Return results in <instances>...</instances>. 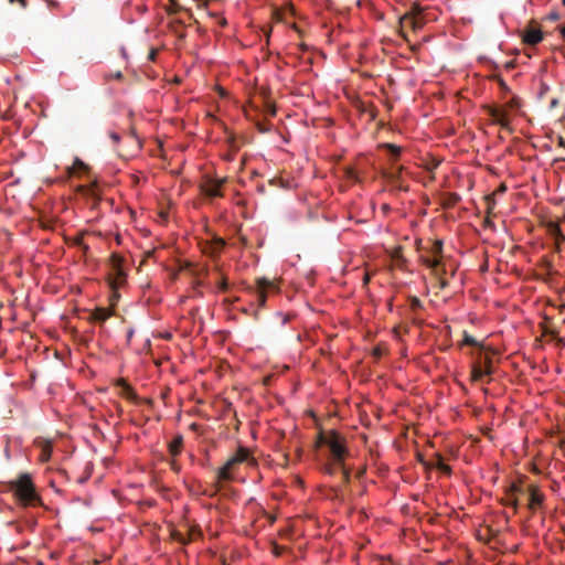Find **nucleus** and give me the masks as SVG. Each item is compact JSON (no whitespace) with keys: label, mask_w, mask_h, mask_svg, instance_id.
<instances>
[{"label":"nucleus","mask_w":565,"mask_h":565,"mask_svg":"<svg viewBox=\"0 0 565 565\" xmlns=\"http://www.w3.org/2000/svg\"><path fill=\"white\" fill-rule=\"evenodd\" d=\"M558 104H559L558 98H557V97H553V98H552V100H551V103H550V109H551V110H552V109H555V108L558 106Z\"/></svg>","instance_id":"obj_36"},{"label":"nucleus","mask_w":565,"mask_h":565,"mask_svg":"<svg viewBox=\"0 0 565 565\" xmlns=\"http://www.w3.org/2000/svg\"><path fill=\"white\" fill-rule=\"evenodd\" d=\"M124 386V391H122V395L127 398V399H136L137 395L135 393V391L132 390L131 386H129L128 384L124 383L122 384Z\"/></svg>","instance_id":"obj_23"},{"label":"nucleus","mask_w":565,"mask_h":565,"mask_svg":"<svg viewBox=\"0 0 565 565\" xmlns=\"http://www.w3.org/2000/svg\"><path fill=\"white\" fill-rule=\"evenodd\" d=\"M505 191H507V186H505V184H503V183H502V184L498 188L497 193H504Z\"/></svg>","instance_id":"obj_44"},{"label":"nucleus","mask_w":565,"mask_h":565,"mask_svg":"<svg viewBox=\"0 0 565 565\" xmlns=\"http://www.w3.org/2000/svg\"><path fill=\"white\" fill-rule=\"evenodd\" d=\"M157 52H158V51H157L156 49L150 50V52H149V54H148V60H149V61H152V62H153V61H156Z\"/></svg>","instance_id":"obj_37"},{"label":"nucleus","mask_w":565,"mask_h":565,"mask_svg":"<svg viewBox=\"0 0 565 565\" xmlns=\"http://www.w3.org/2000/svg\"><path fill=\"white\" fill-rule=\"evenodd\" d=\"M544 334H550V335L555 337V335H556V331H555V330H552V329H545V330H544Z\"/></svg>","instance_id":"obj_45"},{"label":"nucleus","mask_w":565,"mask_h":565,"mask_svg":"<svg viewBox=\"0 0 565 565\" xmlns=\"http://www.w3.org/2000/svg\"><path fill=\"white\" fill-rule=\"evenodd\" d=\"M484 371L488 375L492 373V360L490 356H484Z\"/></svg>","instance_id":"obj_28"},{"label":"nucleus","mask_w":565,"mask_h":565,"mask_svg":"<svg viewBox=\"0 0 565 565\" xmlns=\"http://www.w3.org/2000/svg\"><path fill=\"white\" fill-rule=\"evenodd\" d=\"M11 3L18 2L22 8L26 7V0H9Z\"/></svg>","instance_id":"obj_41"},{"label":"nucleus","mask_w":565,"mask_h":565,"mask_svg":"<svg viewBox=\"0 0 565 565\" xmlns=\"http://www.w3.org/2000/svg\"><path fill=\"white\" fill-rule=\"evenodd\" d=\"M486 202H487V213L488 214H491L494 205H495V201L494 199L492 198V195H487L486 196Z\"/></svg>","instance_id":"obj_27"},{"label":"nucleus","mask_w":565,"mask_h":565,"mask_svg":"<svg viewBox=\"0 0 565 565\" xmlns=\"http://www.w3.org/2000/svg\"><path fill=\"white\" fill-rule=\"evenodd\" d=\"M341 470H342V478H343V481L345 483H348L350 481V472L349 470L344 467V462L342 463V466H338Z\"/></svg>","instance_id":"obj_29"},{"label":"nucleus","mask_w":565,"mask_h":565,"mask_svg":"<svg viewBox=\"0 0 565 565\" xmlns=\"http://www.w3.org/2000/svg\"><path fill=\"white\" fill-rule=\"evenodd\" d=\"M170 467H171L172 470H174L177 472L180 470V466H179V463L175 460H172L170 462Z\"/></svg>","instance_id":"obj_40"},{"label":"nucleus","mask_w":565,"mask_h":565,"mask_svg":"<svg viewBox=\"0 0 565 565\" xmlns=\"http://www.w3.org/2000/svg\"><path fill=\"white\" fill-rule=\"evenodd\" d=\"M438 166H439V161H436V160H435V161L431 163V166L427 167V169H428V170H433V169H436Z\"/></svg>","instance_id":"obj_46"},{"label":"nucleus","mask_w":565,"mask_h":565,"mask_svg":"<svg viewBox=\"0 0 565 565\" xmlns=\"http://www.w3.org/2000/svg\"><path fill=\"white\" fill-rule=\"evenodd\" d=\"M183 448V437L181 435H177L170 443H169V452L172 457H175L181 454Z\"/></svg>","instance_id":"obj_14"},{"label":"nucleus","mask_w":565,"mask_h":565,"mask_svg":"<svg viewBox=\"0 0 565 565\" xmlns=\"http://www.w3.org/2000/svg\"><path fill=\"white\" fill-rule=\"evenodd\" d=\"M462 344L483 348V345L479 341H477L472 335H470L467 331H463Z\"/></svg>","instance_id":"obj_21"},{"label":"nucleus","mask_w":565,"mask_h":565,"mask_svg":"<svg viewBox=\"0 0 565 565\" xmlns=\"http://www.w3.org/2000/svg\"><path fill=\"white\" fill-rule=\"evenodd\" d=\"M484 375H488L479 364H475L471 371V377L473 381H481Z\"/></svg>","instance_id":"obj_19"},{"label":"nucleus","mask_w":565,"mask_h":565,"mask_svg":"<svg viewBox=\"0 0 565 565\" xmlns=\"http://www.w3.org/2000/svg\"><path fill=\"white\" fill-rule=\"evenodd\" d=\"M122 257L118 254H111L109 257L110 270L108 280L111 289L116 290L121 287L126 281V274L122 269Z\"/></svg>","instance_id":"obj_4"},{"label":"nucleus","mask_w":565,"mask_h":565,"mask_svg":"<svg viewBox=\"0 0 565 565\" xmlns=\"http://www.w3.org/2000/svg\"><path fill=\"white\" fill-rule=\"evenodd\" d=\"M276 288V284L267 279L265 277L256 279V300L259 307H264L267 300V291L274 290Z\"/></svg>","instance_id":"obj_5"},{"label":"nucleus","mask_w":565,"mask_h":565,"mask_svg":"<svg viewBox=\"0 0 565 565\" xmlns=\"http://www.w3.org/2000/svg\"><path fill=\"white\" fill-rule=\"evenodd\" d=\"M348 175H349L350 178H352V179H354V178H355V175H354V171H353V170H349V171H348Z\"/></svg>","instance_id":"obj_48"},{"label":"nucleus","mask_w":565,"mask_h":565,"mask_svg":"<svg viewBox=\"0 0 565 565\" xmlns=\"http://www.w3.org/2000/svg\"><path fill=\"white\" fill-rule=\"evenodd\" d=\"M105 78L107 81L113 79V78L114 79H121L122 78V73L120 71H117L115 73H109V74L105 75Z\"/></svg>","instance_id":"obj_31"},{"label":"nucleus","mask_w":565,"mask_h":565,"mask_svg":"<svg viewBox=\"0 0 565 565\" xmlns=\"http://www.w3.org/2000/svg\"><path fill=\"white\" fill-rule=\"evenodd\" d=\"M191 427H192V429H195L196 428V424H192Z\"/></svg>","instance_id":"obj_50"},{"label":"nucleus","mask_w":565,"mask_h":565,"mask_svg":"<svg viewBox=\"0 0 565 565\" xmlns=\"http://www.w3.org/2000/svg\"><path fill=\"white\" fill-rule=\"evenodd\" d=\"M424 10L425 9L419 3L414 2L412 3L409 10L405 14H411L414 17H424Z\"/></svg>","instance_id":"obj_18"},{"label":"nucleus","mask_w":565,"mask_h":565,"mask_svg":"<svg viewBox=\"0 0 565 565\" xmlns=\"http://www.w3.org/2000/svg\"><path fill=\"white\" fill-rule=\"evenodd\" d=\"M559 18H561L559 13L556 11H553V12L548 13V15H547V19L551 21H557V20H559Z\"/></svg>","instance_id":"obj_34"},{"label":"nucleus","mask_w":565,"mask_h":565,"mask_svg":"<svg viewBox=\"0 0 565 565\" xmlns=\"http://www.w3.org/2000/svg\"><path fill=\"white\" fill-rule=\"evenodd\" d=\"M437 279H438V285H439V288H440V289H445V288H447V287H448V285H449V284H448V280H447V279H445V277H441V276H440V277H438Z\"/></svg>","instance_id":"obj_33"},{"label":"nucleus","mask_w":565,"mask_h":565,"mask_svg":"<svg viewBox=\"0 0 565 565\" xmlns=\"http://www.w3.org/2000/svg\"><path fill=\"white\" fill-rule=\"evenodd\" d=\"M111 312L106 308H97L93 312V320L104 322L110 317Z\"/></svg>","instance_id":"obj_15"},{"label":"nucleus","mask_w":565,"mask_h":565,"mask_svg":"<svg viewBox=\"0 0 565 565\" xmlns=\"http://www.w3.org/2000/svg\"><path fill=\"white\" fill-rule=\"evenodd\" d=\"M43 459H49L51 456V446H46L42 452Z\"/></svg>","instance_id":"obj_35"},{"label":"nucleus","mask_w":565,"mask_h":565,"mask_svg":"<svg viewBox=\"0 0 565 565\" xmlns=\"http://www.w3.org/2000/svg\"><path fill=\"white\" fill-rule=\"evenodd\" d=\"M408 300H409V307H411L412 311H414V312L423 307V303L419 300V298H417L415 296L409 297Z\"/></svg>","instance_id":"obj_25"},{"label":"nucleus","mask_w":565,"mask_h":565,"mask_svg":"<svg viewBox=\"0 0 565 565\" xmlns=\"http://www.w3.org/2000/svg\"><path fill=\"white\" fill-rule=\"evenodd\" d=\"M519 494H524V490L518 484H512L502 499L503 504L516 509L520 504Z\"/></svg>","instance_id":"obj_8"},{"label":"nucleus","mask_w":565,"mask_h":565,"mask_svg":"<svg viewBox=\"0 0 565 565\" xmlns=\"http://www.w3.org/2000/svg\"><path fill=\"white\" fill-rule=\"evenodd\" d=\"M109 137H110L115 142H118V141H119V139H120L119 135H118V134H116V132H114V131L109 134Z\"/></svg>","instance_id":"obj_42"},{"label":"nucleus","mask_w":565,"mask_h":565,"mask_svg":"<svg viewBox=\"0 0 565 565\" xmlns=\"http://www.w3.org/2000/svg\"><path fill=\"white\" fill-rule=\"evenodd\" d=\"M383 147L387 149L390 156L396 160L401 154V148L393 143H384Z\"/></svg>","instance_id":"obj_20"},{"label":"nucleus","mask_w":565,"mask_h":565,"mask_svg":"<svg viewBox=\"0 0 565 565\" xmlns=\"http://www.w3.org/2000/svg\"><path fill=\"white\" fill-rule=\"evenodd\" d=\"M87 167L86 164L81 161L79 159H76L75 162H74V166L72 168H68V173L72 174L74 173L75 170H86Z\"/></svg>","instance_id":"obj_26"},{"label":"nucleus","mask_w":565,"mask_h":565,"mask_svg":"<svg viewBox=\"0 0 565 565\" xmlns=\"http://www.w3.org/2000/svg\"><path fill=\"white\" fill-rule=\"evenodd\" d=\"M244 462L249 466L256 465V460L252 457L249 449L244 446H239L236 452L217 470V479L220 481L232 480L234 471Z\"/></svg>","instance_id":"obj_3"},{"label":"nucleus","mask_w":565,"mask_h":565,"mask_svg":"<svg viewBox=\"0 0 565 565\" xmlns=\"http://www.w3.org/2000/svg\"><path fill=\"white\" fill-rule=\"evenodd\" d=\"M557 143L559 147L565 148V139L562 136H558Z\"/></svg>","instance_id":"obj_43"},{"label":"nucleus","mask_w":565,"mask_h":565,"mask_svg":"<svg viewBox=\"0 0 565 565\" xmlns=\"http://www.w3.org/2000/svg\"><path fill=\"white\" fill-rule=\"evenodd\" d=\"M94 188H95V184H94V185H92V186H90V188H88V189H86V188H84V186H81V190H83V191H87V193H88V194H90V195H94V196H95L96 194H95Z\"/></svg>","instance_id":"obj_38"},{"label":"nucleus","mask_w":565,"mask_h":565,"mask_svg":"<svg viewBox=\"0 0 565 565\" xmlns=\"http://www.w3.org/2000/svg\"><path fill=\"white\" fill-rule=\"evenodd\" d=\"M226 182V179H209L203 185L202 191L206 196L217 198L222 196L221 188Z\"/></svg>","instance_id":"obj_7"},{"label":"nucleus","mask_w":565,"mask_h":565,"mask_svg":"<svg viewBox=\"0 0 565 565\" xmlns=\"http://www.w3.org/2000/svg\"><path fill=\"white\" fill-rule=\"evenodd\" d=\"M403 167H398L396 171H392L388 173V179L392 183H399L402 177Z\"/></svg>","instance_id":"obj_22"},{"label":"nucleus","mask_w":565,"mask_h":565,"mask_svg":"<svg viewBox=\"0 0 565 565\" xmlns=\"http://www.w3.org/2000/svg\"><path fill=\"white\" fill-rule=\"evenodd\" d=\"M529 491V503L527 508L534 512L537 508L542 507L544 502V494L539 490L536 486L531 484Z\"/></svg>","instance_id":"obj_9"},{"label":"nucleus","mask_w":565,"mask_h":565,"mask_svg":"<svg viewBox=\"0 0 565 565\" xmlns=\"http://www.w3.org/2000/svg\"><path fill=\"white\" fill-rule=\"evenodd\" d=\"M11 489L18 500L24 505H35L41 502L35 491L32 478L29 473H22L17 480L11 481Z\"/></svg>","instance_id":"obj_2"},{"label":"nucleus","mask_w":565,"mask_h":565,"mask_svg":"<svg viewBox=\"0 0 565 565\" xmlns=\"http://www.w3.org/2000/svg\"><path fill=\"white\" fill-rule=\"evenodd\" d=\"M319 446H327L332 457V463L326 470L328 473H334L333 466H342L347 455L345 440L337 431L331 430L328 434H320L318 438Z\"/></svg>","instance_id":"obj_1"},{"label":"nucleus","mask_w":565,"mask_h":565,"mask_svg":"<svg viewBox=\"0 0 565 565\" xmlns=\"http://www.w3.org/2000/svg\"><path fill=\"white\" fill-rule=\"evenodd\" d=\"M224 246L225 241L222 237L214 236L204 250L211 255H216L224 248Z\"/></svg>","instance_id":"obj_13"},{"label":"nucleus","mask_w":565,"mask_h":565,"mask_svg":"<svg viewBox=\"0 0 565 565\" xmlns=\"http://www.w3.org/2000/svg\"><path fill=\"white\" fill-rule=\"evenodd\" d=\"M550 90V87L545 83H541L540 92H539V98H544V96Z\"/></svg>","instance_id":"obj_32"},{"label":"nucleus","mask_w":565,"mask_h":565,"mask_svg":"<svg viewBox=\"0 0 565 565\" xmlns=\"http://www.w3.org/2000/svg\"><path fill=\"white\" fill-rule=\"evenodd\" d=\"M486 224H487V225H491L492 223H491V221H490V220H486Z\"/></svg>","instance_id":"obj_49"},{"label":"nucleus","mask_w":565,"mask_h":565,"mask_svg":"<svg viewBox=\"0 0 565 565\" xmlns=\"http://www.w3.org/2000/svg\"><path fill=\"white\" fill-rule=\"evenodd\" d=\"M559 32H561L562 36L565 39V25L559 28Z\"/></svg>","instance_id":"obj_47"},{"label":"nucleus","mask_w":565,"mask_h":565,"mask_svg":"<svg viewBox=\"0 0 565 565\" xmlns=\"http://www.w3.org/2000/svg\"><path fill=\"white\" fill-rule=\"evenodd\" d=\"M543 40V33L539 29L527 28L523 31V42L529 45H536Z\"/></svg>","instance_id":"obj_11"},{"label":"nucleus","mask_w":565,"mask_h":565,"mask_svg":"<svg viewBox=\"0 0 565 565\" xmlns=\"http://www.w3.org/2000/svg\"><path fill=\"white\" fill-rule=\"evenodd\" d=\"M436 468L447 475H449L451 471L450 467L443 461L440 456H437Z\"/></svg>","instance_id":"obj_24"},{"label":"nucleus","mask_w":565,"mask_h":565,"mask_svg":"<svg viewBox=\"0 0 565 565\" xmlns=\"http://www.w3.org/2000/svg\"><path fill=\"white\" fill-rule=\"evenodd\" d=\"M491 115L494 118V120L499 125H501L502 127H508L509 126V120H508L507 116L502 111H500V110H492Z\"/></svg>","instance_id":"obj_16"},{"label":"nucleus","mask_w":565,"mask_h":565,"mask_svg":"<svg viewBox=\"0 0 565 565\" xmlns=\"http://www.w3.org/2000/svg\"><path fill=\"white\" fill-rule=\"evenodd\" d=\"M563 1V4L565 6V0H562Z\"/></svg>","instance_id":"obj_51"},{"label":"nucleus","mask_w":565,"mask_h":565,"mask_svg":"<svg viewBox=\"0 0 565 565\" xmlns=\"http://www.w3.org/2000/svg\"><path fill=\"white\" fill-rule=\"evenodd\" d=\"M425 22V17H414L411 14H404L399 20L403 36L407 40L405 31L407 29L413 31L420 30L424 26Z\"/></svg>","instance_id":"obj_6"},{"label":"nucleus","mask_w":565,"mask_h":565,"mask_svg":"<svg viewBox=\"0 0 565 565\" xmlns=\"http://www.w3.org/2000/svg\"><path fill=\"white\" fill-rule=\"evenodd\" d=\"M220 289L222 291H226L228 289V284L225 279H223L221 282H220Z\"/></svg>","instance_id":"obj_39"},{"label":"nucleus","mask_w":565,"mask_h":565,"mask_svg":"<svg viewBox=\"0 0 565 565\" xmlns=\"http://www.w3.org/2000/svg\"><path fill=\"white\" fill-rule=\"evenodd\" d=\"M424 264L431 269L436 278L444 277L447 274V266L439 258L423 257Z\"/></svg>","instance_id":"obj_10"},{"label":"nucleus","mask_w":565,"mask_h":565,"mask_svg":"<svg viewBox=\"0 0 565 565\" xmlns=\"http://www.w3.org/2000/svg\"><path fill=\"white\" fill-rule=\"evenodd\" d=\"M547 232L554 237L556 243V249L559 250V245L565 241V235L562 233L559 225L555 222L547 223Z\"/></svg>","instance_id":"obj_12"},{"label":"nucleus","mask_w":565,"mask_h":565,"mask_svg":"<svg viewBox=\"0 0 565 565\" xmlns=\"http://www.w3.org/2000/svg\"><path fill=\"white\" fill-rule=\"evenodd\" d=\"M441 253H443V242L435 241L431 246V256H428V257L429 258H439L441 260Z\"/></svg>","instance_id":"obj_17"},{"label":"nucleus","mask_w":565,"mask_h":565,"mask_svg":"<svg viewBox=\"0 0 565 565\" xmlns=\"http://www.w3.org/2000/svg\"><path fill=\"white\" fill-rule=\"evenodd\" d=\"M541 266L548 273L551 274V270H552V263L550 259L547 258H543L542 262H541Z\"/></svg>","instance_id":"obj_30"}]
</instances>
